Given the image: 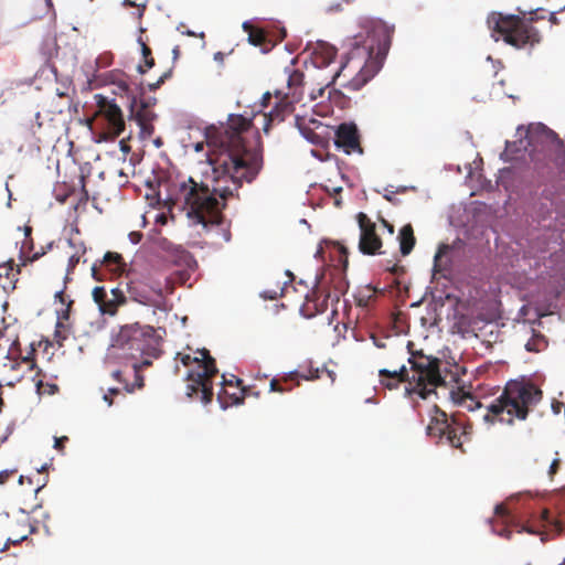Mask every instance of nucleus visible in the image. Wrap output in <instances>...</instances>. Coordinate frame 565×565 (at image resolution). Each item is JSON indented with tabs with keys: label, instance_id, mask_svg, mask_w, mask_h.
I'll use <instances>...</instances> for the list:
<instances>
[{
	"label": "nucleus",
	"instance_id": "obj_1",
	"mask_svg": "<svg viewBox=\"0 0 565 565\" xmlns=\"http://www.w3.org/2000/svg\"><path fill=\"white\" fill-rule=\"evenodd\" d=\"M250 126V119L230 115L226 127L207 128L206 143L217 153L209 157L211 172L205 174V181L189 177L166 185L163 200L171 212H183L191 226H200L203 233H213L224 242L232 237L231 223L223 214L227 199L237 193L244 181L253 182L264 164L260 143L250 149L242 136Z\"/></svg>",
	"mask_w": 565,
	"mask_h": 565
},
{
	"label": "nucleus",
	"instance_id": "obj_2",
	"mask_svg": "<svg viewBox=\"0 0 565 565\" xmlns=\"http://www.w3.org/2000/svg\"><path fill=\"white\" fill-rule=\"evenodd\" d=\"M360 26L362 32L354 36L347 60L331 82L310 92L311 100L322 98L329 85L340 78L344 79L342 87L358 92L382 68L391 47L394 25H388L381 19L365 17L360 20Z\"/></svg>",
	"mask_w": 565,
	"mask_h": 565
},
{
	"label": "nucleus",
	"instance_id": "obj_3",
	"mask_svg": "<svg viewBox=\"0 0 565 565\" xmlns=\"http://www.w3.org/2000/svg\"><path fill=\"white\" fill-rule=\"evenodd\" d=\"M160 341L161 338L152 326L139 322L124 324L111 334L105 363L114 369L137 355L159 358Z\"/></svg>",
	"mask_w": 565,
	"mask_h": 565
},
{
	"label": "nucleus",
	"instance_id": "obj_4",
	"mask_svg": "<svg viewBox=\"0 0 565 565\" xmlns=\"http://www.w3.org/2000/svg\"><path fill=\"white\" fill-rule=\"evenodd\" d=\"M408 362L409 370L405 365L393 371L381 369L379 375L381 379L388 377L398 383L407 382L405 394L407 396L417 394L423 399H426L429 394L435 393L437 386L445 383L440 374L441 361L438 358L417 352L412 354Z\"/></svg>",
	"mask_w": 565,
	"mask_h": 565
},
{
	"label": "nucleus",
	"instance_id": "obj_5",
	"mask_svg": "<svg viewBox=\"0 0 565 565\" xmlns=\"http://www.w3.org/2000/svg\"><path fill=\"white\" fill-rule=\"evenodd\" d=\"M542 398V391L530 382L510 381L502 394L488 406L487 422L513 424L514 419L524 420L531 406Z\"/></svg>",
	"mask_w": 565,
	"mask_h": 565
},
{
	"label": "nucleus",
	"instance_id": "obj_6",
	"mask_svg": "<svg viewBox=\"0 0 565 565\" xmlns=\"http://www.w3.org/2000/svg\"><path fill=\"white\" fill-rule=\"evenodd\" d=\"M196 353L199 356L178 353L177 359H180L181 363L186 367L193 366L185 377L186 396L206 405L213 399V380L217 375L218 370L215 359L211 356L207 349L198 350Z\"/></svg>",
	"mask_w": 565,
	"mask_h": 565
},
{
	"label": "nucleus",
	"instance_id": "obj_7",
	"mask_svg": "<svg viewBox=\"0 0 565 565\" xmlns=\"http://www.w3.org/2000/svg\"><path fill=\"white\" fill-rule=\"evenodd\" d=\"M532 19L524 15H504L502 13L492 12L488 17L489 29L493 33L501 35L505 43L522 49L533 46L541 41L539 31L532 25Z\"/></svg>",
	"mask_w": 565,
	"mask_h": 565
},
{
	"label": "nucleus",
	"instance_id": "obj_8",
	"mask_svg": "<svg viewBox=\"0 0 565 565\" xmlns=\"http://www.w3.org/2000/svg\"><path fill=\"white\" fill-rule=\"evenodd\" d=\"M297 58H292L290 64L284 68L286 75L287 90L276 89L275 97L278 103L268 113L263 115V130L265 134L269 132L271 122L282 121L285 117L294 111V105L302 99L305 74L295 67Z\"/></svg>",
	"mask_w": 565,
	"mask_h": 565
},
{
	"label": "nucleus",
	"instance_id": "obj_9",
	"mask_svg": "<svg viewBox=\"0 0 565 565\" xmlns=\"http://www.w3.org/2000/svg\"><path fill=\"white\" fill-rule=\"evenodd\" d=\"M522 128L518 129L521 138L519 140L518 150L523 149L529 152L533 162L546 161L553 143L559 147V154L556 164L562 171H565V143L558 136L543 124H531L524 129V137L522 138Z\"/></svg>",
	"mask_w": 565,
	"mask_h": 565
},
{
	"label": "nucleus",
	"instance_id": "obj_10",
	"mask_svg": "<svg viewBox=\"0 0 565 565\" xmlns=\"http://www.w3.org/2000/svg\"><path fill=\"white\" fill-rule=\"evenodd\" d=\"M97 110L94 115V125L99 129L103 140H114L125 130V119L120 107L105 96L96 95Z\"/></svg>",
	"mask_w": 565,
	"mask_h": 565
},
{
	"label": "nucleus",
	"instance_id": "obj_11",
	"mask_svg": "<svg viewBox=\"0 0 565 565\" xmlns=\"http://www.w3.org/2000/svg\"><path fill=\"white\" fill-rule=\"evenodd\" d=\"M426 431L428 436L437 438V443L447 444L452 448H462L461 438L466 435L465 428L455 422L449 423L447 414L436 405L433 406Z\"/></svg>",
	"mask_w": 565,
	"mask_h": 565
},
{
	"label": "nucleus",
	"instance_id": "obj_12",
	"mask_svg": "<svg viewBox=\"0 0 565 565\" xmlns=\"http://www.w3.org/2000/svg\"><path fill=\"white\" fill-rule=\"evenodd\" d=\"M152 359L148 355H137L134 360H127L121 365L114 367L110 376L124 384V390L128 394H132L145 387L142 370L152 365Z\"/></svg>",
	"mask_w": 565,
	"mask_h": 565
},
{
	"label": "nucleus",
	"instance_id": "obj_13",
	"mask_svg": "<svg viewBox=\"0 0 565 565\" xmlns=\"http://www.w3.org/2000/svg\"><path fill=\"white\" fill-rule=\"evenodd\" d=\"M345 292V282L341 277L334 281L333 289L326 290L323 287L312 290L305 298L300 312L306 318H312L318 313L324 312L328 302L332 305L339 302L341 295Z\"/></svg>",
	"mask_w": 565,
	"mask_h": 565
},
{
	"label": "nucleus",
	"instance_id": "obj_14",
	"mask_svg": "<svg viewBox=\"0 0 565 565\" xmlns=\"http://www.w3.org/2000/svg\"><path fill=\"white\" fill-rule=\"evenodd\" d=\"M127 300L143 306L160 308L163 300L162 288L159 285H149L141 279L130 278L127 281Z\"/></svg>",
	"mask_w": 565,
	"mask_h": 565
},
{
	"label": "nucleus",
	"instance_id": "obj_15",
	"mask_svg": "<svg viewBox=\"0 0 565 565\" xmlns=\"http://www.w3.org/2000/svg\"><path fill=\"white\" fill-rule=\"evenodd\" d=\"M360 228L359 249L364 255L383 254L382 239L376 233V224L363 212L358 213Z\"/></svg>",
	"mask_w": 565,
	"mask_h": 565
},
{
	"label": "nucleus",
	"instance_id": "obj_16",
	"mask_svg": "<svg viewBox=\"0 0 565 565\" xmlns=\"http://www.w3.org/2000/svg\"><path fill=\"white\" fill-rule=\"evenodd\" d=\"M322 372H326L329 377L331 379V382L334 381V372L329 370H322ZM321 371L319 369L316 370H309L308 373H300L299 371H291L287 374H285L281 377L273 379L269 383V390L270 392L276 393H286L290 392L294 386H298L300 384V380H317L320 379Z\"/></svg>",
	"mask_w": 565,
	"mask_h": 565
},
{
	"label": "nucleus",
	"instance_id": "obj_17",
	"mask_svg": "<svg viewBox=\"0 0 565 565\" xmlns=\"http://www.w3.org/2000/svg\"><path fill=\"white\" fill-rule=\"evenodd\" d=\"M130 118L139 126L141 138H149L153 135L154 127L152 121L156 118V114L149 104L142 100L138 103L134 98L130 104Z\"/></svg>",
	"mask_w": 565,
	"mask_h": 565
},
{
	"label": "nucleus",
	"instance_id": "obj_18",
	"mask_svg": "<svg viewBox=\"0 0 565 565\" xmlns=\"http://www.w3.org/2000/svg\"><path fill=\"white\" fill-rule=\"evenodd\" d=\"M335 145L348 154L352 152L362 153L359 131L353 124H341L335 132Z\"/></svg>",
	"mask_w": 565,
	"mask_h": 565
},
{
	"label": "nucleus",
	"instance_id": "obj_19",
	"mask_svg": "<svg viewBox=\"0 0 565 565\" xmlns=\"http://www.w3.org/2000/svg\"><path fill=\"white\" fill-rule=\"evenodd\" d=\"M110 294L111 297L106 298V301L103 302L102 307L99 308V311L103 315L114 317L117 315L118 308L127 303V296L119 288H113L110 290Z\"/></svg>",
	"mask_w": 565,
	"mask_h": 565
},
{
	"label": "nucleus",
	"instance_id": "obj_20",
	"mask_svg": "<svg viewBox=\"0 0 565 565\" xmlns=\"http://www.w3.org/2000/svg\"><path fill=\"white\" fill-rule=\"evenodd\" d=\"M244 31L248 34V42L254 46L264 47V51H268L270 41L267 39L266 32L257 26H254L249 22L243 23Z\"/></svg>",
	"mask_w": 565,
	"mask_h": 565
},
{
	"label": "nucleus",
	"instance_id": "obj_21",
	"mask_svg": "<svg viewBox=\"0 0 565 565\" xmlns=\"http://www.w3.org/2000/svg\"><path fill=\"white\" fill-rule=\"evenodd\" d=\"M397 239L399 242L401 254L403 256L409 255L416 243L413 226L411 224L404 225L399 230Z\"/></svg>",
	"mask_w": 565,
	"mask_h": 565
},
{
	"label": "nucleus",
	"instance_id": "obj_22",
	"mask_svg": "<svg viewBox=\"0 0 565 565\" xmlns=\"http://www.w3.org/2000/svg\"><path fill=\"white\" fill-rule=\"evenodd\" d=\"M103 266L116 275H121L126 270V263L120 254L107 252L102 262Z\"/></svg>",
	"mask_w": 565,
	"mask_h": 565
},
{
	"label": "nucleus",
	"instance_id": "obj_23",
	"mask_svg": "<svg viewBox=\"0 0 565 565\" xmlns=\"http://www.w3.org/2000/svg\"><path fill=\"white\" fill-rule=\"evenodd\" d=\"M223 386H237V388H239V392L238 393H232L230 395L231 397V403L232 404H241L243 403L244 401V397H245V394H246V390L244 387H241L242 385V380L237 379L235 375H231L230 379H227L225 375H223Z\"/></svg>",
	"mask_w": 565,
	"mask_h": 565
},
{
	"label": "nucleus",
	"instance_id": "obj_24",
	"mask_svg": "<svg viewBox=\"0 0 565 565\" xmlns=\"http://www.w3.org/2000/svg\"><path fill=\"white\" fill-rule=\"evenodd\" d=\"M138 42L141 46V54L143 58V64H139L137 71L140 74H145L148 70L154 66V58L152 56L151 49L142 41L141 38L138 39Z\"/></svg>",
	"mask_w": 565,
	"mask_h": 565
},
{
	"label": "nucleus",
	"instance_id": "obj_25",
	"mask_svg": "<svg viewBox=\"0 0 565 565\" xmlns=\"http://www.w3.org/2000/svg\"><path fill=\"white\" fill-rule=\"evenodd\" d=\"M532 332L533 334L531 339L525 343V349L529 352H541L547 345L545 337L542 333L536 332L534 329H532Z\"/></svg>",
	"mask_w": 565,
	"mask_h": 565
},
{
	"label": "nucleus",
	"instance_id": "obj_26",
	"mask_svg": "<svg viewBox=\"0 0 565 565\" xmlns=\"http://www.w3.org/2000/svg\"><path fill=\"white\" fill-rule=\"evenodd\" d=\"M337 51L333 46H327L321 50L320 53H317L315 62L319 67L329 65L335 57Z\"/></svg>",
	"mask_w": 565,
	"mask_h": 565
},
{
	"label": "nucleus",
	"instance_id": "obj_27",
	"mask_svg": "<svg viewBox=\"0 0 565 565\" xmlns=\"http://www.w3.org/2000/svg\"><path fill=\"white\" fill-rule=\"evenodd\" d=\"M75 192V186L68 185L66 183L56 184L54 188V196L57 202L65 203L66 200L73 195Z\"/></svg>",
	"mask_w": 565,
	"mask_h": 565
},
{
	"label": "nucleus",
	"instance_id": "obj_28",
	"mask_svg": "<svg viewBox=\"0 0 565 565\" xmlns=\"http://www.w3.org/2000/svg\"><path fill=\"white\" fill-rule=\"evenodd\" d=\"M93 299L97 303L98 309L102 307L103 302L106 301V298L108 297L107 291L105 287L97 286L93 289Z\"/></svg>",
	"mask_w": 565,
	"mask_h": 565
},
{
	"label": "nucleus",
	"instance_id": "obj_29",
	"mask_svg": "<svg viewBox=\"0 0 565 565\" xmlns=\"http://www.w3.org/2000/svg\"><path fill=\"white\" fill-rule=\"evenodd\" d=\"M21 365H25L29 371H32L35 367V362L30 356L22 358L20 361L10 362L11 370H18Z\"/></svg>",
	"mask_w": 565,
	"mask_h": 565
},
{
	"label": "nucleus",
	"instance_id": "obj_30",
	"mask_svg": "<svg viewBox=\"0 0 565 565\" xmlns=\"http://www.w3.org/2000/svg\"><path fill=\"white\" fill-rule=\"evenodd\" d=\"M85 253V247L83 246H79L75 253H73L70 257H68V268H67V273H71L75 267L76 265L79 263L81 260V257L82 255Z\"/></svg>",
	"mask_w": 565,
	"mask_h": 565
},
{
	"label": "nucleus",
	"instance_id": "obj_31",
	"mask_svg": "<svg viewBox=\"0 0 565 565\" xmlns=\"http://www.w3.org/2000/svg\"><path fill=\"white\" fill-rule=\"evenodd\" d=\"M78 184L81 186L78 203H84L85 204L89 200V194H88V191H87L86 185H85V175L84 174L79 175Z\"/></svg>",
	"mask_w": 565,
	"mask_h": 565
},
{
	"label": "nucleus",
	"instance_id": "obj_32",
	"mask_svg": "<svg viewBox=\"0 0 565 565\" xmlns=\"http://www.w3.org/2000/svg\"><path fill=\"white\" fill-rule=\"evenodd\" d=\"M457 402H459L460 404L469 402V404H467V407L469 409H473L475 407L481 406V404L477 402L471 394H462L461 398L458 399Z\"/></svg>",
	"mask_w": 565,
	"mask_h": 565
},
{
	"label": "nucleus",
	"instance_id": "obj_33",
	"mask_svg": "<svg viewBox=\"0 0 565 565\" xmlns=\"http://www.w3.org/2000/svg\"><path fill=\"white\" fill-rule=\"evenodd\" d=\"M172 75V71L169 70L168 72H164L157 82L149 84V89L151 92L158 89L168 78H170Z\"/></svg>",
	"mask_w": 565,
	"mask_h": 565
},
{
	"label": "nucleus",
	"instance_id": "obj_34",
	"mask_svg": "<svg viewBox=\"0 0 565 565\" xmlns=\"http://www.w3.org/2000/svg\"><path fill=\"white\" fill-rule=\"evenodd\" d=\"M18 473L17 469H6L0 471V486L6 484L11 478Z\"/></svg>",
	"mask_w": 565,
	"mask_h": 565
},
{
	"label": "nucleus",
	"instance_id": "obj_35",
	"mask_svg": "<svg viewBox=\"0 0 565 565\" xmlns=\"http://www.w3.org/2000/svg\"><path fill=\"white\" fill-rule=\"evenodd\" d=\"M67 441H68L67 436L55 437L54 448L56 450H58L60 452H64L65 443H67Z\"/></svg>",
	"mask_w": 565,
	"mask_h": 565
},
{
	"label": "nucleus",
	"instance_id": "obj_36",
	"mask_svg": "<svg viewBox=\"0 0 565 565\" xmlns=\"http://www.w3.org/2000/svg\"><path fill=\"white\" fill-rule=\"evenodd\" d=\"M324 191L331 196V195H340L342 192V186H334V185H323Z\"/></svg>",
	"mask_w": 565,
	"mask_h": 565
},
{
	"label": "nucleus",
	"instance_id": "obj_37",
	"mask_svg": "<svg viewBox=\"0 0 565 565\" xmlns=\"http://www.w3.org/2000/svg\"><path fill=\"white\" fill-rule=\"evenodd\" d=\"M380 381H381V384H382L384 387L388 388V390L397 388V387H398V385L401 384V383H398V382L393 381V379H388V377H386V379H381Z\"/></svg>",
	"mask_w": 565,
	"mask_h": 565
},
{
	"label": "nucleus",
	"instance_id": "obj_38",
	"mask_svg": "<svg viewBox=\"0 0 565 565\" xmlns=\"http://www.w3.org/2000/svg\"><path fill=\"white\" fill-rule=\"evenodd\" d=\"M559 465H561V460L558 458H555L551 466H550V469H548V475L551 478L554 477V475L557 473L558 469H559Z\"/></svg>",
	"mask_w": 565,
	"mask_h": 565
},
{
	"label": "nucleus",
	"instance_id": "obj_39",
	"mask_svg": "<svg viewBox=\"0 0 565 565\" xmlns=\"http://www.w3.org/2000/svg\"><path fill=\"white\" fill-rule=\"evenodd\" d=\"M119 146H120V150L127 154L130 152L131 148L130 146L128 145L127 140L126 139H121L120 142H119Z\"/></svg>",
	"mask_w": 565,
	"mask_h": 565
},
{
	"label": "nucleus",
	"instance_id": "obj_40",
	"mask_svg": "<svg viewBox=\"0 0 565 565\" xmlns=\"http://www.w3.org/2000/svg\"><path fill=\"white\" fill-rule=\"evenodd\" d=\"M92 275H93L94 279H96L98 281L103 280L100 269H98L96 265H94L92 267Z\"/></svg>",
	"mask_w": 565,
	"mask_h": 565
},
{
	"label": "nucleus",
	"instance_id": "obj_41",
	"mask_svg": "<svg viewBox=\"0 0 565 565\" xmlns=\"http://www.w3.org/2000/svg\"><path fill=\"white\" fill-rule=\"evenodd\" d=\"M381 223L383 224V226H384V227H386V228H387V231H388V233H390L391 235H393V234H394V225H393V224H391L390 222H387V221H386L385 218H383V217L381 218Z\"/></svg>",
	"mask_w": 565,
	"mask_h": 565
},
{
	"label": "nucleus",
	"instance_id": "obj_42",
	"mask_svg": "<svg viewBox=\"0 0 565 565\" xmlns=\"http://www.w3.org/2000/svg\"><path fill=\"white\" fill-rule=\"evenodd\" d=\"M270 99H271V94L270 93H265L262 97V104L264 107H267L270 103Z\"/></svg>",
	"mask_w": 565,
	"mask_h": 565
},
{
	"label": "nucleus",
	"instance_id": "obj_43",
	"mask_svg": "<svg viewBox=\"0 0 565 565\" xmlns=\"http://www.w3.org/2000/svg\"><path fill=\"white\" fill-rule=\"evenodd\" d=\"M495 513H497L498 515H502V516H504V515H507V514H508V510H507V508H505L504 505L500 504V505H497V508H495Z\"/></svg>",
	"mask_w": 565,
	"mask_h": 565
},
{
	"label": "nucleus",
	"instance_id": "obj_44",
	"mask_svg": "<svg viewBox=\"0 0 565 565\" xmlns=\"http://www.w3.org/2000/svg\"><path fill=\"white\" fill-rule=\"evenodd\" d=\"M26 537H28V533H23V534H21L20 536L15 537V539L9 537L8 542L17 543L19 541L25 540Z\"/></svg>",
	"mask_w": 565,
	"mask_h": 565
},
{
	"label": "nucleus",
	"instance_id": "obj_45",
	"mask_svg": "<svg viewBox=\"0 0 565 565\" xmlns=\"http://www.w3.org/2000/svg\"><path fill=\"white\" fill-rule=\"evenodd\" d=\"M331 198H333V205L335 207H341L342 206V200H341L340 195H331Z\"/></svg>",
	"mask_w": 565,
	"mask_h": 565
},
{
	"label": "nucleus",
	"instance_id": "obj_46",
	"mask_svg": "<svg viewBox=\"0 0 565 565\" xmlns=\"http://www.w3.org/2000/svg\"><path fill=\"white\" fill-rule=\"evenodd\" d=\"M24 482L29 483V484H32V479L30 477L20 476L19 477V483L20 484H24Z\"/></svg>",
	"mask_w": 565,
	"mask_h": 565
},
{
	"label": "nucleus",
	"instance_id": "obj_47",
	"mask_svg": "<svg viewBox=\"0 0 565 565\" xmlns=\"http://www.w3.org/2000/svg\"><path fill=\"white\" fill-rule=\"evenodd\" d=\"M103 399L108 404V406H111L114 403L113 397L108 393L104 394Z\"/></svg>",
	"mask_w": 565,
	"mask_h": 565
},
{
	"label": "nucleus",
	"instance_id": "obj_48",
	"mask_svg": "<svg viewBox=\"0 0 565 565\" xmlns=\"http://www.w3.org/2000/svg\"><path fill=\"white\" fill-rule=\"evenodd\" d=\"M111 397L115 395H118L120 393V390L117 387L109 388L107 392Z\"/></svg>",
	"mask_w": 565,
	"mask_h": 565
},
{
	"label": "nucleus",
	"instance_id": "obj_49",
	"mask_svg": "<svg viewBox=\"0 0 565 565\" xmlns=\"http://www.w3.org/2000/svg\"><path fill=\"white\" fill-rule=\"evenodd\" d=\"M145 10H146L145 6H137V17L141 18L143 12H145Z\"/></svg>",
	"mask_w": 565,
	"mask_h": 565
},
{
	"label": "nucleus",
	"instance_id": "obj_50",
	"mask_svg": "<svg viewBox=\"0 0 565 565\" xmlns=\"http://www.w3.org/2000/svg\"><path fill=\"white\" fill-rule=\"evenodd\" d=\"M203 149H204V145H203V142H198V143H195V145H194V150H195L196 152H200V151H202Z\"/></svg>",
	"mask_w": 565,
	"mask_h": 565
},
{
	"label": "nucleus",
	"instance_id": "obj_51",
	"mask_svg": "<svg viewBox=\"0 0 565 565\" xmlns=\"http://www.w3.org/2000/svg\"><path fill=\"white\" fill-rule=\"evenodd\" d=\"M26 248L31 249L32 248V244H30V246H29L26 242L23 243L22 248H21V253L24 254Z\"/></svg>",
	"mask_w": 565,
	"mask_h": 565
},
{
	"label": "nucleus",
	"instance_id": "obj_52",
	"mask_svg": "<svg viewBox=\"0 0 565 565\" xmlns=\"http://www.w3.org/2000/svg\"><path fill=\"white\" fill-rule=\"evenodd\" d=\"M393 194H394V192H393V191H391L388 194H385V195H384V198H385L387 201L393 202Z\"/></svg>",
	"mask_w": 565,
	"mask_h": 565
},
{
	"label": "nucleus",
	"instance_id": "obj_53",
	"mask_svg": "<svg viewBox=\"0 0 565 565\" xmlns=\"http://www.w3.org/2000/svg\"><path fill=\"white\" fill-rule=\"evenodd\" d=\"M40 256H41L40 253H34L31 257H28V259L33 262V260L38 259Z\"/></svg>",
	"mask_w": 565,
	"mask_h": 565
},
{
	"label": "nucleus",
	"instance_id": "obj_54",
	"mask_svg": "<svg viewBox=\"0 0 565 565\" xmlns=\"http://www.w3.org/2000/svg\"><path fill=\"white\" fill-rule=\"evenodd\" d=\"M179 53H180V49H179V46H175V47L173 49V57H174V58H178Z\"/></svg>",
	"mask_w": 565,
	"mask_h": 565
},
{
	"label": "nucleus",
	"instance_id": "obj_55",
	"mask_svg": "<svg viewBox=\"0 0 565 565\" xmlns=\"http://www.w3.org/2000/svg\"><path fill=\"white\" fill-rule=\"evenodd\" d=\"M548 514H550L548 510H543V511H542V518H543L544 520H547V519H548Z\"/></svg>",
	"mask_w": 565,
	"mask_h": 565
},
{
	"label": "nucleus",
	"instance_id": "obj_56",
	"mask_svg": "<svg viewBox=\"0 0 565 565\" xmlns=\"http://www.w3.org/2000/svg\"><path fill=\"white\" fill-rule=\"evenodd\" d=\"M562 407V403H558L557 406H554V412L559 413Z\"/></svg>",
	"mask_w": 565,
	"mask_h": 565
},
{
	"label": "nucleus",
	"instance_id": "obj_57",
	"mask_svg": "<svg viewBox=\"0 0 565 565\" xmlns=\"http://www.w3.org/2000/svg\"><path fill=\"white\" fill-rule=\"evenodd\" d=\"M124 4H125V6H131V7H135V6H136V4H135L132 1H130V0H125Z\"/></svg>",
	"mask_w": 565,
	"mask_h": 565
},
{
	"label": "nucleus",
	"instance_id": "obj_58",
	"mask_svg": "<svg viewBox=\"0 0 565 565\" xmlns=\"http://www.w3.org/2000/svg\"><path fill=\"white\" fill-rule=\"evenodd\" d=\"M522 530H523V531H526V532H529V533H535V531H534L533 529H531V527L523 526V529H522Z\"/></svg>",
	"mask_w": 565,
	"mask_h": 565
},
{
	"label": "nucleus",
	"instance_id": "obj_59",
	"mask_svg": "<svg viewBox=\"0 0 565 565\" xmlns=\"http://www.w3.org/2000/svg\"><path fill=\"white\" fill-rule=\"evenodd\" d=\"M31 231H32L31 227L25 226V236H30Z\"/></svg>",
	"mask_w": 565,
	"mask_h": 565
},
{
	"label": "nucleus",
	"instance_id": "obj_60",
	"mask_svg": "<svg viewBox=\"0 0 565 565\" xmlns=\"http://www.w3.org/2000/svg\"><path fill=\"white\" fill-rule=\"evenodd\" d=\"M154 142L157 147H160L162 145V141L160 139H157Z\"/></svg>",
	"mask_w": 565,
	"mask_h": 565
},
{
	"label": "nucleus",
	"instance_id": "obj_61",
	"mask_svg": "<svg viewBox=\"0 0 565 565\" xmlns=\"http://www.w3.org/2000/svg\"><path fill=\"white\" fill-rule=\"evenodd\" d=\"M3 333H4V329L0 328V339L3 337Z\"/></svg>",
	"mask_w": 565,
	"mask_h": 565
},
{
	"label": "nucleus",
	"instance_id": "obj_62",
	"mask_svg": "<svg viewBox=\"0 0 565 565\" xmlns=\"http://www.w3.org/2000/svg\"><path fill=\"white\" fill-rule=\"evenodd\" d=\"M40 116H41L40 113H36L35 114V119L39 120Z\"/></svg>",
	"mask_w": 565,
	"mask_h": 565
},
{
	"label": "nucleus",
	"instance_id": "obj_63",
	"mask_svg": "<svg viewBox=\"0 0 565 565\" xmlns=\"http://www.w3.org/2000/svg\"><path fill=\"white\" fill-rule=\"evenodd\" d=\"M36 385H38V388H40L42 386V381H39Z\"/></svg>",
	"mask_w": 565,
	"mask_h": 565
},
{
	"label": "nucleus",
	"instance_id": "obj_64",
	"mask_svg": "<svg viewBox=\"0 0 565 565\" xmlns=\"http://www.w3.org/2000/svg\"><path fill=\"white\" fill-rule=\"evenodd\" d=\"M439 256H440V249H439V250H438V253L436 254L435 258L437 259Z\"/></svg>",
	"mask_w": 565,
	"mask_h": 565
}]
</instances>
